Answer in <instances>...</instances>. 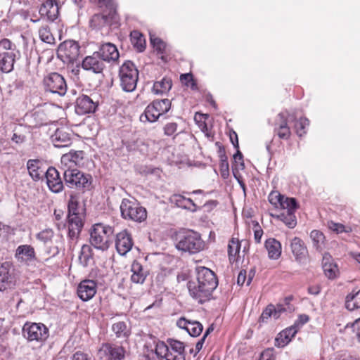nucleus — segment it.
<instances>
[{"mask_svg":"<svg viewBox=\"0 0 360 360\" xmlns=\"http://www.w3.org/2000/svg\"><path fill=\"white\" fill-rule=\"evenodd\" d=\"M277 127H289L288 125V118L284 112H280L275 120L274 128Z\"/></svg>","mask_w":360,"mask_h":360,"instance_id":"864d4df0","label":"nucleus"},{"mask_svg":"<svg viewBox=\"0 0 360 360\" xmlns=\"http://www.w3.org/2000/svg\"><path fill=\"white\" fill-rule=\"evenodd\" d=\"M298 330L292 325L289 328L281 331L276 338L275 345L278 347H283L290 342L292 338L296 335Z\"/></svg>","mask_w":360,"mask_h":360,"instance_id":"7c9ffc66","label":"nucleus"},{"mask_svg":"<svg viewBox=\"0 0 360 360\" xmlns=\"http://www.w3.org/2000/svg\"><path fill=\"white\" fill-rule=\"evenodd\" d=\"M53 236V231L50 229H45L39 233L37 235L38 239L43 241L44 243H47L48 241L51 240Z\"/></svg>","mask_w":360,"mask_h":360,"instance_id":"6e6d98bb","label":"nucleus"},{"mask_svg":"<svg viewBox=\"0 0 360 360\" xmlns=\"http://www.w3.org/2000/svg\"><path fill=\"white\" fill-rule=\"evenodd\" d=\"M243 154L240 153V151L238 149L236 154L233 155V160L236 164V166L238 168H233V173L235 176L238 180V178L237 176L238 171L237 169H243L245 168V165L243 162Z\"/></svg>","mask_w":360,"mask_h":360,"instance_id":"8fccbe9b","label":"nucleus"},{"mask_svg":"<svg viewBox=\"0 0 360 360\" xmlns=\"http://www.w3.org/2000/svg\"><path fill=\"white\" fill-rule=\"evenodd\" d=\"M126 350L124 347L104 343L98 352V355L101 359L105 360H123L126 355Z\"/></svg>","mask_w":360,"mask_h":360,"instance_id":"9b49d317","label":"nucleus"},{"mask_svg":"<svg viewBox=\"0 0 360 360\" xmlns=\"http://www.w3.org/2000/svg\"><path fill=\"white\" fill-rule=\"evenodd\" d=\"M170 108L171 101L169 99L155 100L146 107L144 114L141 116V120L143 121L144 117L150 122H155L160 116L167 112Z\"/></svg>","mask_w":360,"mask_h":360,"instance_id":"0eeeda50","label":"nucleus"},{"mask_svg":"<svg viewBox=\"0 0 360 360\" xmlns=\"http://www.w3.org/2000/svg\"><path fill=\"white\" fill-rule=\"evenodd\" d=\"M255 226L256 227L254 231V239L257 243H260L261 238L263 235V231L258 224H257Z\"/></svg>","mask_w":360,"mask_h":360,"instance_id":"0e129e2a","label":"nucleus"},{"mask_svg":"<svg viewBox=\"0 0 360 360\" xmlns=\"http://www.w3.org/2000/svg\"><path fill=\"white\" fill-rule=\"evenodd\" d=\"M310 238L316 250L321 252L325 248L326 238L322 232L318 230H313L310 233Z\"/></svg>","mask_w":360,"mask_h":360,"instance_id":"58836bf2","label":"nucleus"},{"mask_svg":"<svg viewBox=\"0 0 360 360\" xmlns=\"http://www.w3.org/2000/svg\"><path fill=\"white\" fill-rule=\"evenodd\" d=\"M72 360H91V357L88 354L78 351L73 354Z\"/></svg>","mask_w":360,"mask_h":360,"instance_id":"e2e57ef3","label":"nucleus"},{"mask_svg":"<svg viewBox=\"0 0 360 360\" xmlns=\"http://www.w3.org/2000/svg\"><path fill=\"white\" fill-rule=\"evenodd\" d=\"M131 271L132 272L131 281L133 283L137 284H142L144 283L148 272L139 262H134L131 265Z\"/></svg>","mask_w":360,"mask_h":360,"instance_id":"c756f323","label":"nucleus"},{"mask_svg":"<svg viewBox=\"0 0 360 360\" xmlns=\"http://www.w3.org/2000/svg\"><path fill=\"white\" fill-rule=\"evenodd\" d=\"M84 158V152L82 150L70 152L62 157V162L70 161L78 165Z\"/></svg>","mask_w":360,"mask_h":360,"instance_id":"79ce46f5","label":"nucleus"},{"mask_svg":"<svg viewBox=\"0 0 360 360\" xmlns=\"http://www.w3.org/2000/svg\"><path fill=\"white\" fill-rule=\"evenodd\" d=\"M329 229L336 232L337 233L345 232V227L343 224L329 221L327 223Z\"/></svg>","mask_w":360,"mask_h":360,"instance_id":"13d9d810","label":"nucleus"},{"mask_svg":"<svg viewBox=\"0 0 360 360\" xmlns=\"http://www.w3.org/2000/svg\"><path fill=\"white\" fill-rule=\"evenodd\" d=\"M295 200V198L285 197L277 191H273L269 195V202L276 208L288 207L289 204L293 206Z\"/></svg>","mask_w":360,"mask_h":360,"instance_id":"bb28decb","label":"nucleus"},{"mask_svg":"<svg viewBox=\"0 0 360 360\" xmlns=\"http://www.w3.org/2000/svg\"><path fill=\"white\" fill-rule=\"evenodd\" d=\"M176 248L181 251L195 254L204 249L205 243L200 235L193 231L179 232L176 235Z\"/></svg>","mask_w":360,"mask_h":360,"instance_id":"7ed1b4c3","label":"nucleus"},{"mask_svg":"<svg viewBox=\"0 0 360 360\" xmlns=\"http://www.w3.org/2000/svg\"><path fill=\"white\" fill-rule=\"evenodd\" d=\"M84 214L68 215V238L70 247L75 246L84 226Z\"/></svg>","mask_w":360,"mask_h":360,"instance_id":"f8f14e48","label":"nucleus"},{"mask_svg":"<svg viewBox=\"0 0 360 360\" xmlns=\"http://www.w3.org/2000/svg\"><path fill=\"white\" fill-rule=\"evenodd\" d=\"M292 297H285L283 303L277 304L274 305L275 311H274V318L278 319L282 313L289 312L291 313L294 311L295 307L290 304Z\"/></svg>","mask_w":360,"mask_h":360,"instance_id":"4c0bfd02","label":"nucleus"},{"mask_svg":"<svg viewBox=\"0 0 360 360\" xmlns=\"http://www.w3.org/2000/svg\"><path fill=\"white\" fill-rule=\"evenodd\" d=\"M46 184L49 189L53 193H59L63 188V183L58 171L50 167L45 172Z\"/></svg>","mask_w":360,"mask_h":360,"instance_id":"6ab92c4d","label":"nucleus"},{"mask_svg":"<svg viewBox=\"0 0 360 360\" xmlns=\"http://www.w3.org/2000/svg\"><path fill=\"white\" fill-rule=\"evenodd\" d=\"M68 215L84 214L82 208L79 206L78 198L75 194H71L68 205Z\"/></svg>","mask_w":360,"mask_h":360,"instance_id":"a19ab883","label":"nucleus"},{"mask_svg":"<svg viewBox=\"0 0 360 360\" xmlns=\"http://www.w3.org/2000/svg\"><path fill=\"white\" fill-rule=\"evenodd\" d=\"M10 267L8 262L3 263L0 266V291L12 288L15 285V278L10 273Z\"/></svg>","mask_w":360,"mask_h":360,"instance_id":"412c9836","label":"nucleus"},{"mask_svg":"<svg viewBox=\"0 0 360 360\" xmlns=\"http://www.w3.org/2000/svg\"><path fill=\"white\" fill-rule=\"evenodd\" d=\"M27 168L30 176L34 181L39 180L45 174L44 169L40 167V162L38 160H29L27 162Z\"/></svg>","mask_w":360,"mask_h":360,"instance_id":"473e14b6","label":"nucleus"},{"mask_svg":"<svg viewBox=\"0 0 360 360\" xmlns=\"http://www.w3.org/2000/svg\"><path fill=\"white\" fill-rule=\"evenodd\" d=\"M165 352H171L172 354H185L184 344L181 341L169 338L167 340V345L162 342L156 349L158 355H162Z\"/></svg>","mask_w":360,"mask_h":360,"instance_id":"4468645a","label":"nucleus"},{"mask_svg":"<svg viewBox=\"0 0 360 360\" xmlns=\"http://www.w3.org/2000/svg\"><path fill=\"white\" fill-rule=\"evenodd\" d=\"M23 335L29 341H44L49 337V329L42 323H25L22 328Z\"/></svg>","mask_w":360,"mask_h":360,"instance_id":"9d476101","label":"nucleus"},{"mask_svg":"<svg viewBox=\"0 0 360 360\" xmlns=\"http://www.w3.org/2000/svg\"><path fill=\"white\" fill-rule=\"evenodd\" d=\"M172 202L177 207L195 211L196 205L191 198H185L181 195H174L172 198Z\"/></svg>","mask_w":360,"mask_h":360,"instance_id":"e433bc0d","label":"nucleus"},{"mask_svg":"<svg viewBox=\"0 0 360 360\" xmlns=\"http://www.w3.org/2000/svg\"><path fill=\"white\" fill-rule=\"evenodd\" d=\"M177 130V124L175 122L167 123L164 127L165 134L167 136L173 135Z\"/></svg>","mask_w":360,"mask_h":360,"instance_id":"680f3d73","label":"nucleus"},{"mask_svg":"<svg viewBox=\"0 0 360 360\" xmlns=\"http://www.w3.org/2000/svg\"><path fill=\"white\" fill-rule=\"evenodd\" d=\"M274 131L281 139L288 140L291 135L290 127H277L274 128Z\"/></svg>","mask_w":360,"mask_h":360,"instance_id":"603ef678","label":"nucleus"},{"mask_svg":"<svg viewBox=\"0 0 360 360\" xmlns=\"http://www.w3.org/2000/svg\"><path fill=\"white\" fill-rule=\"evenodd\" d=\"M65 184L70 188L85 192L92 188V176L77 168H68L63 172Z\"/></svg>","mask_w":360,"mask_h":360,"instance_id":"20e7f679","label":"nucleus"},{"mask_svg":"<svg viewBox=\"0 0 360 360\" xmlns=\"http://www.w3.org/2000/svg\"><path fill=\"white\" fill-rule=\"evenodd\" d=\"M352 328L357 340L360 342V318L353 323Z\"/></svg>","mask_w":360,"mask_h":360,"instance_id":"69168bd1","label":"nucleus"},{"mask_svg":"<svg viewBox=\"0 0 360 360\" xmlns=\"http://www.w3.org/2000/svg\"><path fill=\"white\" fill-rule=\"evenodd\" d=\"M322 266L325 275L329 279H334L339 275V269L328 253L323 255Z\"/></svg>","mask_w":360,"mask_h":360,"instance_id":"a878e982","label":"nucleus"},{"mask_svg":"<svg viewBox=\"0 0 360 360\" xmlns=\"http://www.w3.org/2000/svg\"><path fill=\"white\" fill-rule=\"evenodd\" d=\"M82 65L84 70L91 71L96 74L101 73L105 68L104 61L96 52H94L91 56H86L83 60Z\"/></svg>","mask_w":360,"mask_h":360,"instance_id":"f3484780","label":"nucleus"},{"mask_svg":"<svg viewBox=\"0 0 360 360\" xmlns=\"http://www.w3.org/2000/svg\"><path fill=\"white\" fill-rule=\"evenodd\" d=\"M259 360H276V355L273 348H268L263 351Z\"/></svg>","mask_w":360,"mask_h":360,"instance_id":"bf43d9fd","label":"nucleus"},{"mask_svg":"<svg viewBox=\"0 0 360 360\" xmlns=\"http://www.w3.org/2000/svg\"><path fill=\"white\" fill-rule=\"evenodd\" d=\"M274 311H275L274 305L271 304H269L262 311L259 317V321L262 323L267 322V320L270 317H274Z\"/></svg>","mask_w":360,"mask_h":360,"instance_id":"3c124183","label":"nucleus"},{"mask_svg":"<svg viewBox=\"0 0 360 360\" xmlns=\"http://www.w3.org/2000/svg\"><path fill=\"white\" fill-rule=\"evenodd\" d=\"M112 330L117 338L127 339L131 335V328L124 321H118L113 323Z\"/></svg>","mask_w":360,"mask_h":360,"instance_id":"72a5a7b5","label":"nucleus"},{"mask_svg":"<svg viewBox=\"0 0 360 360\" xmlns=\"http://www.w3.org/2000/svg\"><path fill=\"white\" fill-rule=\"evenodd\" d=\"M108 14H95L90 20V25L96 30L105 29V33H108L112 22L115 20L116 11L115 7L108 8Z\"/></svg>","mask_w":360,"mask_h":360,"instance_id":"ddd939ff","label":"nucleus"},{"mask_svg":"<svg viewBox=\"0 0 360 360\" xmlns=\"http://www.w3.org/2000/svg\"><path fill=\"white\" fill-rule=\"evenodd\" d=\"M119 77L122 89L127 92L135 90L139 79V71L130 60L124 62L120 68Z\"/></svg>","mask_w":360,"mask_h":360,"instance_id":"423d86ee","label":"nucleus"},{"mask_svg":"<svg viewBox=\"0 0 360 360\" xmlns=\"http://www.w3.org/2000/svg\"><path fill=\"white\" fill-rule=\"evenodd\" d=\"M130 37L134 46H136L139 51H142L145 48V39L143 36L138 31H133L131 32Z\"/></svg>","mask_w":360,"mask_h":360,"instance_id":"c03bdc74","label":"nucleus"},{"mask_svg":"<svg viewBox=\"0 0 360 360\" xmlns=\"http://www.w3.org/2000/svg\"><path fill=\"white\" fill-rule=\"evenodd\" d=\"M51 141L56 148L66 147L71 143L70 134L64 129H57L51 136Z\"/></svg>","mask_w":360,"mask_h":360,"instance_id":"cd10ccee","label":"nucleus"},{"mask_svg":"<svg viewBox=\"0 0 360 360\" xmlns=\"http://www.w3.org/2000/svg\"><path fill=\"white\" fill-rule=\"evenodd\" d=\"M105 62L116 61L119 58V52L117 47L112 43H105L96 51Z\"/></svg>","mask_w":360,"mask_h":360,"instance_id":"5701e85b","label":"nucleus"},{"mask_svg":"<svg viewBox=\"0 0 360 360\" xmlns=\"http://www.w3.org/2000/svg\"><path fill=\"white\" fill-rule=\"evenodd\" d=\"M309 121L305 117H301L295 124L296 132L299 136H302L306 134L305 128L309 126Z\"/></svg>","mask_w":360,"mask_h":360,"instance_id":"09e8293b","label":"nucleus"},{"mask_svg":"<svg viewBox=\"0 0 360 360\" xmlns=\"http://www.w3.org/2000/svg\"><path fill=\"white\" fill-rule=\"evenodd\" d=\"M309 320V316L306 314H300L297 319L295 321L293 326L299 330Z\"/></svg>","mask_w":360,"mask_h":360,"instance_id":"052dcab7","label":"nucleus"},{"mask_svg":"<svg viewBox=\"0 0 360 360\" xmlns=\"http://www.w3.org/2000/svg\"><path fill=\"white\" fill-rule=\"evenodd\" d=\"M240 244L238 239L232 238L228 245V254L230 260H235L236 255L239 252Z\"/></svg>","mask_w":360,"mask_h":360,"instance_id":"49530a36","label":"nucleus"},{"mask_svg":"<svg viewBox=\"0 0 360 360\" xmlns=\"http://www.w3.org/2000/svg\"><path fill=\"white\" fill-rule=\"evenodd\" d=\"M197 283L190 281L188 289L190 295L200 303L209 300L212 292L217 288L218 281L214 273L205 266L196 269Z\"/></svg>","mask_w":360,"mask_h":360,"instance_id":"f257e3e1","label":"nucleus"},{"mask_svg":"<svg viewBox=\"0 0 360 360\" xmlns=\"http://www.w3.org/2000/svg\"><path fill=\"white\" fill-rule=\"evenodd\" d=\"M39 35L41 41L47 44H54L55 39L47 25L41 26L39 30Z\"/></svg>","mask_w":360,"mask_h":360,"instance_id":"a18cd8bd","label":"nucleus"},{"mask_svg":"<svg viewBox=\"0 0 360 360\" xmlns=\"http://www.w3.org/2000/svg\"><path fill=\"white\" fill-rule=\"evenodd\" d=\"M293 204V206L289 204L290 206L283 208V212L276 217L290 229L294 228L297 224L296 217L295 215V212L297 208L296 200L294 201Z\"/></svg>","mask_w":360,"mask_h":360,"instance_id":"393cba45","label":"nucleus"},{"mask_svg":"<svg viewBox=\"0 0 360 360\" xmlns=\"http://www.w3.org/2000/svg\"><path fill=\"white\" fill-rule=\"evenodd\" d=\"M12 43L8 39H4L0 41V51L9 50L11 49Z\"/></svg>","mask_w":360,"mask_h":360,"instance_id":"774afa93","label":"nucleus"},{"mask_svg":"<svg viewBox=\"0 0 360 360\" xmlns=\"http://www.w3.org/2000/svg\"><path fill=\"white\" fill-rule=\"evenodd\" d=\"M123 219L136 222H142L147 218V211L134 199L124 198L120 206Z\"/></svg>","mask_w":360,"mask_h":360,"instance_id":"39448f33","label":"nucleus"},{"mask_svg":"<svg viewBox=\"0 0 360 360\" xmlns=\"http://www.w3.org/2000/svg\"><path fill=\"white\" fill-rule=\"evenodd\" d=\"M150 43L153 47L160 53H163L165 49V44L160 38L153 37L150 35Z\"/></svg>","mask_w":360,"mask_h":360,"instance_id":"5fc2aeb1","label":"nucleus"},{"mask_svg":"<svg viewBox=\"0 0 360 360\" xmlns=\"http://www.w3.org/2000/svg\"><path fill=\"white\" fill-rule=\"evenodd\" d=\"M15 258L18 262L27 265L37 260L34 249L30 245H19L15 250Z\"/></svg>","mask_w":360,"mask_h":360,"instance_id":"dca6fc26","label":"nucleus"},{"mask_svg":"<svg viewBox=\"0 0 360 360\" xmlns=\"http://www.w3.org/2000/svg\"><path fill=\"white\" fill-rule=\"evenodd\" d=\"M39 12L41 17H46L51 22L54 21L59 15V6L57 1L46 0L41 6Z\"/></svg>","mask_w":360,"mask_h":360,"instance_id":"4be33fe9","label":"nucleus"},{"mask_svg":"<svg viewBox=\"0 0 360 360\" xmlns=\"http://www.w3.org/2000/svg\"><path fill=\"white\" fill-rule=\"evenodd\" d=\"M114 229L103 223L95 224L90 231L89 241L95 248L105 250L112 242Z\"/></svg>","mask_w":360,"mask_h":360,"instance_id":"f03ea898","label":"nucleus"},{"mask_svg":"<svg viewBox=\"0 0 360 360\" xmlns=\"http://www.w3.org/2000/svg\"><path fill=\"white\" fill-rule=\"evenodd\" d=\"M92 250L90 245H83L81 248L80 254L79 256V261L83 266L88 265L89 259L92 256Z\"/></svg>","mask_w":360,"mask_h":360,"instance_id":"37998d69","label":"nucleus"},{"mask_svg":"<svg viewBox=\"0 0 360 360\" xmlns=\"http://www.w3.org/2000/svg\"><path fill=\"white\" fill-rule=\"evenodd\" d=\"M134 245L130 233L126 231H122L116 236L115 247L120 255H125L132 248Z\"/></svg>","mask_w":360,"mask_h":360,"instance_id":"2eb2a0df","label":"nucleus"},{"mask_svg":"<svg viewBox=\"0 0 360 360\" xmlns=\"http://www.w3.org/2000/svg\"><path fill=\"white\" fill-rule=\"evenodd\" d=\"M172 86V79L164 77L160 81L155 82L153 86V91L155 94H162L168 92Z\"/></svg>","mask_w":360,"mask_h":360,"instance_id":"ea45409f","label":"nucleus"},{"mask_svg":"<svg viewBox=\"0 0 360 360\" xmlns=\"http://www.w3.org/2000/svg\"><path fill=\"white\" fill-rule=\"evenodd\" d=\"M97 107L98 101L86 95H82L77 98L75 111L78 115H84L95 112Z\"/></svg>","mask_w":360,"mask_h":360,"instance_id":"a211bd4d","label":"nucleus"},{"mask_svg":"<svg viewBox=\"0 0 360 360\" xmlns=\"http://www.w3.org/2000/svg\"><path fill=\"white\" fill-rule=\"evenodd\" d=\"M345 307L349 311L360 309V289L353 290L347 295Z\"/></svg>","mask_w":360,"mask_h":360,"instance_id":"f704fd0d","label":"nucleus"},{"mask_svg":"<svg viewBox=\"0 0 360 360\" xmlns=\"http://www.w3.org/2000/svg\"><path fill=\"white\" fill-rule=\"evenodd\" d=\"M220 172L224 179H226L229 175V167L226 155L224 153L220 155Z\"/></svg>","mask_w":360,"mask_h":360,"instance_id":"de8ad7c7","label":"nucleus"},{"mask_svg":"<svg viewBox=\"0 0 360 360\" xmlns=\"http://www.w3.org/2000/svg\"><path fill=\"white\" fill-rule=\"evenodd\" d=\"M176 325L179 328L184 329L192 337L198 336L202 331V325L196 321L187 320L185 318H180Z\"/></svg>","mask_w":360,"mask_h":360,"instance_id":"b1692460","label":"nucleus"},{"mask_svg":"<svg viewBox=\"0 0 360 360\" xmlns=\"http://www.w3.org/2000/svg\"><path fill=\"white\" fill-rule=\"evenodd\" d=\"M15 61V54L12 52H5L1 55L0 69L4 72H10Z\"/></svg>","mask_w":360,"mask_h":360,"instance_id":"c9c22d12","label":"nucleus"},{"mask_svg":"<svg viewBox=\"0 0 360 360\" xmlns=\"http://www.w3.org/2000/svg\"><path fill=\"white\" fill-rule=\"evenodd\" d=\"M79 46L73 40L61 43L57 49V56L66 63H74L79 56Z\"/></svg>","mask_w":360,"mask_h":360,"instance_id":"6e6552de","label":"nucleus"},{"mask_svg":"<svg viewBox=\"0 0 360 360\" xmlns=\"http://www.w3.org/2000/svg\"><path fill=\"white\" fill-rule=\"evenodd\" d=\"M290 248L297 260H301L304 258L307 254V248L304 243L298 237H295L292 239Z\"/></svg>","mask_w":360,"mask_h":360,"instance_id":"2f4dec72","label":"nucleus"},{"mask_svg":"<svg viewBox=\"0 0 360 360\" xmlns=\"http://www.w3.org/2000/svg\"><path fill=\"white\" fill-rule=\"evenodd\" d=\"M45 90L60 96H64L68 86L64 77L57 72H53L44 79Z\"/></svg>","mask_w":360,"mask_h":360,"instance_id":"1a4fd4ad","label":"nucleus"},{"mask_svg":"<svg viewBox=\"0 0 360 360\" xmlns=\"http://www.w3.org/2000/svg\"><path fill=\"white\" fill-rule=\"evenodd\" d=\"M96 283L93 280L82 281L77 287V295L83 301H89L96 293Z\"/></svg>","mask_w":360,"mask_h":360,"instance_id":"aec40b11","label":"nucleus"},{"mask_svg":"<svg viewBox=\"0 0 360 360\" xmlns=\"http://www.w3.org/2000/svg\"><path fill=\"white\" fill-rule=\"evenodd\" d=\"M161 360H186L185 354H172L171 352H165L162 355H158Z\"/></svg>","mask_w":360,"mask_h":360,"instance_id":"4d7b16f0","label":"nucleus"},{"mask_svg":"<svg viewBox=\"0 0 360 360\" xmlns=\"http://www.w3.org/2000/svg\"><path fill=\"white\" fill-rule=\"evenodd\" d=\"M247 279V271L246 270H241L237 278V283L239 285H243Z\"/></svg>","mask_w":360,"mask_h":360,"instance_id":"338daca9","label":"nucleus"},{"mask_svg":"<svg viewBox=\"0 0 360 360\" xmlns=\"http://www.w3.org/2000/svg\"><path fill=\"white\" fill-rule=\"evenodd\" d=\"M264 246L269 259L276 260L281 257L282 252L281 244L276 239L270 238L266 240Z\"/></svg>","mask_w":360,"mask_h":360,"instance_id":"c85d7f7f","label":"nucleus"}]
</instances>
